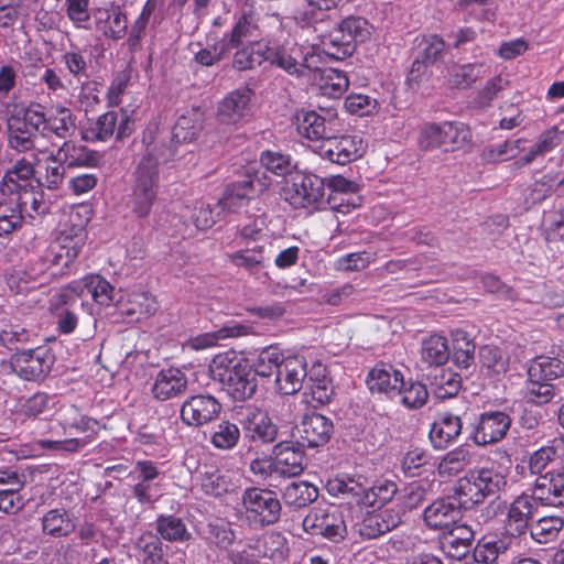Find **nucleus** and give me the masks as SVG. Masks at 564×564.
<instances>
[{"label":"nucleus","instance_id":"bf43d9fd","mask_svg":"<svg viewBox=\"0 0 564 564\" xmlns=\"http://www.w3.org/2000/svg\"><path fill=\"white\" fill-rule=\"evenodd\" d=\"M260 164L268 172L278 176H285L291 174L296 167L292 158L281 151L267 150L260 155Z\"/></svg>","mask_w":564,"mask_h":564},{"label":"nucleus","instance_id":"6ab92c4d","mask_svg":"<svg viewBox=\"0 0 564 564\" xmlns=\"http://www.w3.org/2000/svg\"><path fill=\"white\" fill-rule=\"evenodd\" d=\"M129 475L135 480L133 486V497L140 503H149L154 501L161 491L159 479L161 473L155 463L151 460H138L133 470Z\"/></svg>","mask_w":564,"mask_h":564},{"label":"nucleus","instance_id":"e2e57ef3","mask_svg":"<svg viewBox=\"0 0 564 564\" xmlns=\"http://www.w3.org/2000/svg\"><path fill=\"white\" fill-rule=\"evenodd\" d=\"M485 74L486 68L481 63L455 65L449 73V83L456 88H467Z\"/></svg>","mask_w":564,"mask_h":564},{"label":"nucleus","instance_id":"8fccbe9b","mask_svg":"<svg viewBox=\"0 0 564 564\" xmlns=\"http://www.w3.org/2000/svg\"><path fill=\"white\" fill-rule=\"evenodd\" d=\"M563 527L564 521L561 517L551 516L531 523L528 530L535 542L546 544L557 539Z\"/></svg>","mask_w":564,"mask_h":564},{"label":"nucleus","instance_id":"dca6fc26","mask_svg":"<svg viewBox=\"0 0 564 564\" xmlns=\"http://www.w3.org/2000/svg\"><path fill=\"white\" fill-rule=\"evenodd\" d=\"M285 199L294 208H306L321 202L325 195V182L315 174H304L284 189Z\"/></svg>","mask_w":564,"mask_h":564},{"label":"nucleus","instance_id":"37998d69","mask_svg":"<svg viewBox=\"0 0 564 564\" xmlns=\"http://www.w3.org/2000/svg\"><path fill=\"white\" fill-rule=\"evenodd\" d=\"M158 310L155 299L147 292H133L129 294L127 302L120 296L118 311L122 315L137 316V319L154 314Z\"/></svg>","mask_w":564,"mask_h":564},{"label":"nucleus","instance_id":"e433bc0d","mask_svg":"<svg viewBox=\"0 0 564 564\" xmlns=\"http://www.w3.org/2000/svg\"><path fill=\"white\" fill-rule=\"evenodd\" d=\"M251 330L252 327L247 324L230 321L215 332L203 333L189 338L186 346L193 350H204L218 345L220 340L247 336L251 334Z\"/></svg>","mask_w":564,"mask_h":564},{"label":"nucleus","instance_id":"b1692460","mask_svg":"<svg viewBox=\"0 0 564 564\" xmlns=\"http://www.w3.org/2000/svg\"><path fill=\"white\" fill-rule=\"evenodd\" d=\"M239 422L243 434L252 442L272 443L276 440L278 427L269 415L258 408H247L240 413Z\"/></svg>","mask_w":564,"mask_h":564},{"label":"nucleus","instance_id":"5701e85b","mask_svg":"<svg viewBox=\"0 0 564 564\" xmlns=\"http://www.w3.org/2000/svg\"><path fill=\"white\" fill-rule=\"evenodd\" d=\"M294 429L302 446L318 447L329 441L334 425L325 415L311 412L306 413Z\"/></svg>","mask_w":564,"mask_h":564},{"label":"nucleus","instance_id":"864d4df0","mask_svg":"<svg viewBox=\"0 0 564 564\" xmlns=\"http://www.w3.org/2000/svg\"><path fill=\"white\" fill-rule=\"evenodd\" d=\"M475 344L462 329L452 333V354L454 362L460 368H468L474 361Z\"/></svg>","mask_w":564,"mask_h":564},{"label":"nucleus","instance_id":"4be33fe9","mask_svg":"<svg viewBox=\"0 0 564 564\" xmlns=\"http://www.w3.org/2000/svg\"><path fill=\"white\" fill-rule=\"evenodd\" d=\"M307 376L306 359L300 355L284 357L278 366L275 383L278 390L285 395L294 394L303 387Z\"/></svg>","mask_w":564,"mask_h":564},{"label":"nucleus","instance_id":"f3484780","mask_svg":"<svg viewBox=\"0 0 564 564\" xmlns=\"http://www.w3.org/2000/svg\"><path fill=\"white\" fill-rule=\"evenodd\" d=\"M64 431L75 430L79 433H90L83 438H67V440H41L39 444L46 449H53L57 452L75 453L88 445L93 435L97 433L98 422L86 415H80L78 419L75 417L73 421L65 420L63 423Z\"/></svg>","mask_w":564,"mask_h":564},{"label":"nucleus","instance_id":"49530a36","mask_svg":"<svg viewBox=\"0 0 564 564\" xmlns=\"http://www.w3.org/2000/svg\"><path fill=\"white\" fill-rule=\"evenodd\" d=\"M564 375V362L557 358L539 356L528 369V377L534 380L553 381Z\"/></svg>","mask_w":564,"mask_h":564},{"label":"nucleus","instance_id":"58836bf2","mask_svg":"<svg viewBox=\"0 0 564 564\" xmlns=\"http://www.w3.org/2000/svg\"><path fill=\"white\" fill-rule=\"evenodd\" d=\"M296 124L299 133L308 139L311 145L319 143L333 132L332 121L313 110L300 111L296 115Z\"/></svg>","mask_w":564,"mask_h":564},{"label":"nucleus","instance_id":"aec40b11","mask_svg":"<svg viewBox=\"0 0 564 564\" xmlns=\"http://www.w3.org/2000/svg\"><path fill=\"white\" fill-rule=\"evenodd\" d=\"M52 355L43 348L29 349L17 354L12 360L14 372L24 380H37L50 372Z\"/></svg>","mask_w":564,"mask_h":564},{"label":"nucleus","instance_id":"4468645a","mask_svg":"<svg viewBox=\"0 0 564 564\" xmlns=\"http://www.w3.org/2000/svg\"><path fill=\"white\" fill-rule=\"evenodd\" d=\"M270 185V178L264 172L248 167L243 180L229 185L224 198L219 202L223 209L235 210L245 205L254 195L263 193Z\"/></svg>","mask_w":564,"mask_h":564},{"label":"nucleus","instance_id":"603ef678","mask_svg":"<svg viewBox=\"0 0 564 564\" xmlns=\"http://www.w3.org/2000/svg\"><path fill=\"white\" fill-rule=\"evenodd\" d=\"M469 449L458 446L445 454L438 463V474L442 477H453L463 471L471 463Z\"/></svg>","mask_w":564,"mask_h":564},{"label":"nucleus","instance_id":"7c9ffc66","mask_svg":"<svg viewBox=\"0 0 564 564\" xmlns=\"http://www.w3.org/2000/svg\"><path fill=\"white\" fill-rule=\"evenodd\" d=\"M187 384L186 373L178 368L171 367L156 373L151 391L154 399L167 401L183 394Z\"/></svg>","mask_w":564,"mask_h":564},{"label":"nucleus","instance_id":"412c9836","mask_svg":"<svg viewBox=\"0 0 564 564\" xmlns=\"http://www.w3.org/2000/svg\"><path fill=\"white\" fill-rule=\"evenodd\" d=\"M511 426L510 416L502 411H488L480 414L471 434L477 445H488L502 440Z\"/></svg>","mask_w":564,"mask_h":564},{"label":"nucleus","instance_id":"f03ea898","mask_svg":"<svg viewBox=\"0 0 564 564\" xmlns=\"http://www.w3.org/2000/svg\"><path fill=\"white\" fill-rule=\"evenodd\" d=\"M264 62L295 77L304 76L308 70L297 44L290 41L281 43L274 39H265L263 43H254L235 52L232 67L247 70L261 66Z\"/></svg>","mask_w":564,"mask_h":564},{"label":"nucleus","instance_id":"f8f14e48","mask_svg":"<svg viewBox=\"0 0 564 564\" xmlns=\"http://www.w3.org/2000/svg\"><path fill=\"white\" fill-rule=\"evenodd\" d=\"M132 132V120L127 110L107 111L100 115L96 120L89 121L83 130L82 137L85 141H108L111 137L116 140H123Z\"/></svg>","mask_w":564,"mask_h":564},{"label":"nucleus","instance_id":"1a4fd4ad","mask_svg":"<svg viewBox=\"0 0 564 564\" xmlns=\"http://www.w3.org/2000/svg\"><path fill=\"white\" fill-rule=\"evenodd\" d=\"M470 139L468 128L458 121L429 122L421 127L419 147L424 151L444 148L453 151L462 148Z\"/></svg>","mask_w":564,"mask_h":564},{"label":"nucleus","instance_id":"a19ab883","mask_svg":"<svg viewBox=\"0 0 564 564\" xmlns=\"http://www.w3.org/2000/svg\"><path fill=\"white\" fill-rule=\"evenodd\" d=\"M271 245H256L228 254V259L235 267L246 269L250 274H258L267 267L271 253Z\"/></svg>","mask_w":564,"mask_h":564},{"label":"nucleus","instance_id":"9b49d317","mask_svg":"<svg viewBox=\"0 0 564 564\" xmlns=\"http://www.w3.org/2000/svg\"><path fill=\"white\" fill-rule=\"evenodd\" d=\"M312 152L332 163L345 165L360 159L367 150V143L357 134H334L315 145H310Z\"/></svg>","mask_w":564,"mask_h":564},{"label":"nucleus","instance_id":"052dcab7","mask_svg":"<svg viewBox=\"0 0 564 564\" xmlns=\"http://www.w3.org/2000/svg\"><path fill=\"white\" fill-rule=\"evenodd\" d=\"M31 336V330L17 321L10 319L0 322V345L9 349L17 348L18 345L30 341Z\"/></svg>","mask_w":564,"mask_h":564},{"label":"nucleus","instance_id":"9d476101","mask_svg":"<svg viewBox=\"0 0 564 564\" xmlns=\"http://www.w3.org/2000/svg\"><path fill=\"white\" fill-rule=\"evenodd\" d=\"M302 524L305 532L332 542H340L347 535L344 509L335 505L313 508L305 516Z\"/></svg>","mask_w":564,"mask_h":564},{"label":"nucleus","instance_id":"c9c22d12","mask_svg":"<svg viewBox=\"0 0 564 564\" xmlns=\"http://www.w3.org/2000/svg\"><path fill=\"white\" fill-rule=\"evenodd\" d=\"M310 75L313 86L326 97L338 98L349 86L347 75L332 67L315 68L306 72Z\"/></svg>","mask_w":564,"mask_h":564},{"label":"nucleus","instance_id":"c85d7f7f","mask_svg":"<svg viewBox=\"0 0 564 564\" xmlns=\"http://www.w3.org/2000/svg\"><path fill=\"white\" fill-rule=\"evenodd\" d=\"M520 544V540L507 532L488 539L485 538L477 543L474 557L477 562L494 564L506 557L509 552H518Z\"/></svg>","mask_w":564,"mask_h":564},{"label":"nucleus","instance_id":"ddd939ff","mask_svg":"<svg viewBox=\"0 0 564 564\" xmlns=\"http://www.w3.org/2000/svg\"><path fill=\"white\" fill-rule=\"evenodd\" d=\"M260 35L259 14L250 4L249 7H242L241 13L236 18L231 30L225 33L221 40L229 52L231 50L239 52L254 43H263L265 39L258 40Z\"/></svg>","mask_w":564,"mask_h":564},{"label":"nucleus","instance_id":"f704fd0d","mask_svg":"<svg viewBox=\"0 0 564 564\" xmlns=\"http://www.w3.org/2000/svg\"><path fill=\"white\" fill-rule=\"evenodd\" d=\"M404 377L391 365L380 364L372 368L367 377V386L371 392L383 393L394 399L402 388Z\"/></svg>","mask_w":564,"mask_h":564},{"label":"nucleus","instance_id":"c03bdc74","mask_svg":"<svg viewBox=\"0 0 564 564\" xmlns=\"http://www.w3.org/2000/svg\"><path fill=\"white\" fill-rule=\"evenodd\" d=\"M398 492V486L389 479L377 480L371 487L362 486V494L358 498V505L380 508L392 500Z\"/></svg>","mask_w":564,"mask_h":564},{"label":"nucleus","instance_id":"f257e3e1","mask_svg":"<svg viewBox=\"0 0 564 564\" xmlns=\"http://www.w3.org/2000/svg\"><path fill=\"white\" fill-rule=\"evenodd\" d=\"M143 141L148 142V147L133 171L131 193L127 202L128 207L139 218L151 214L159 193L160 165L167 161V149L153 142L151 130L144 133Z\"/></svg>","mask_w":564,"mask_h":564},{"label":"nucleus","instance_id":"4d7b16f0","mask_svg":"<svg viewBox=\"0 0 564 564\" xmlns=\"http://www.w3.org/2000/svg\"><path fill=\"white\" fill-rule=\"evenodd\" d=\"M326 489L330 496L351 499V501H356L357 503L358 498H360L362 494V485L347 475L329 479L326 484Z\"/></svg>","mask_w":564,"mask_h":564},{"label":"nucleus","instance_id":"bb28decb","mask_svg":"<svg viewBox=\"0 0 564 564\" xmlns=\"http://www.w3.org/2000/svg\"><path fill=\"white\" fill-rule=\"evenodd\" d=\"M251 112V90L239 88L227 94L218 104L217 119L225 124H238Z\"/></svg>","mask_w":564,"mask_h":564},{"label":"nucleus","instance_id":"7ed1b4c3","mask_svg":"<svg viewBox=\"0 0 564 564\" xmlns=\"http://www.w3.org/2000/svg\"><path fill=\"white\" fill-rule=\"evenodd\" d=\"M87 232L79 215L70 214L59 225L56 238L43 252L44 261L52 267L53 275H62L75 261L86 243Z\"/></svg>","mask_w":564,"mask_h":564},{"label":"nucleus","instance_id":"2eb2a0df","mask_svg":"<svg viewBox=\"0 0 564 564\" xmlns=\"http://www.w3.org/2000/svg\"><path fill=\"white\" fill-rule=\"evenodd\" d=\"M220 411L221 404L215 397L195 394L182 403L180 416L187 426L199 427L215 420Z\"/></svg>","mask_w":564,"mask_h":564},{"label":"nucleus","instance_id":"de8ad7c7","mask_svg":"<svg viewBox=\"0 0 564 564\" xmlns=\"http://www.w3.org/2000/svg\"><path fill=\"white\" fill-rule=\"evenodd\" d=\"M318 497L317 488L304 480L293 481L283 490V499L286 505L303 508L315 501Z\"/></svg>","mask_w":564,"mask_h":564},{"label":"nucleus","instance_id":"13d9d810","mask_svg":"<svg viewBox=\"0 0 564 564\" xmlns=\"http://www.w3.org/2000/svg\"><path fill=\"white\" fill-rule=\"evenodd\" d=\"M397 397L400 398V402L408 409H420L429 399V391L425 384L409 379L403 380L402 388L398 390Z\"/></svg>","mask_w":564,"mask_h":564},{"label":"nucleus","instance_id":"338daca9","mask_svg":"<svg viewBox=\"0 0 564 564\" xmlns=\"http://www.w3.org/2000/svg\"><path fill=\"white\" fill-rule=\"evenodd\" d=\"M239 438V427L229 421H221L214 427L210 443L219 449H231L237 445Z\"/></svg>","mask_w":564,"mask_h":564},{"label":"nucleus","instance_id":"ea45409f","mask_svg":"<svg viewBox=\"0 0 564 564\" xmlns=\"http://www.w3.org/2000/svg\"><path fill=\"white\" fill-rule=\"evenodd\" d=\"M57 150L59 159L66 162L68 167H98L102 161L99 151L77 145L72 141H64Z\"/></svg>","mask_w":564,"mask_h":564},{"label":"nucleus","instance_id":"cd10ccee","mask_svg":"<svg viewBox=\"0 0 564 564\" xmlns=\"http://www.w3.org/2000/svg\"><path fill=\"white\" fill-rule=\"evenodd\" d=\"M53 267L44 261L41 254L39 259L31 262L26 269L14 270L7 279L8 286L15 293H25L40 286L46 275L52 274Z\"/></svg>","mask_w":564,"mask_h":564},{"label":"nucleus","instance_id":"a211bd4d","mask_svg":"<svg viewBox=\"0 0 564 564\" xmlns=\"http://www.w3.org/2000/svg\"><path fill=\"white\" fill-rule=\"evenodd\" d=\"M538 502L533 495L523 492L517 496L507 508L506 532L520 540V536L527 533L531 524L530 521L538 510Z\"/></svg>","mask_w":564,"mask_h":564},{"label":"nucleus","instance_id":"473e14b6","mask_svg":"<svg viewBox=\"0 0 564 564\" xmlns=\"http://www.w3.org/2000/svg\"><path fill=\"white\" fill-rule=\"evenodd\" d=\"M43 122L41 131L43 137L54 134L55 137L67 141L76 132V117L69 108L56 106L48 112L43 108Z\"/></svg>","mask_w":564,"mask_h":564},{"label":"nucleus","instance_id":"72a5a7b5","mask_svg":"<svg viewBox=\"0 0 564 564\" xmlns=\"http://www.w3.org/2000/svg\"><path fill=\"white\" fill-rule=\"evenodd\" d=\"M460 517L458 503L451 499H437L424 509V523L432 530H448Z\"/></svg>","mask_w":564,"mask_h":564},{"label":"nucleus","instance_id":"6e6552de","mask_svg":"<svg viewBox=\"0 0 564 564\" xmlns=\"http://www.w3.org/2000/svg\"><path fill=\"white\" fill-rule=\"evenodd\" d=\"M506 484V477L500 471L482 467L470 470L458 480L456 495L462 505H477L487 497L497 495Z\"/></svg>","mask_w":564,"mask_h":564},{"label":"nucleus","instance_id":"5fc2aeb1","mask_svg":"<svg viewBox=\"0 0 564 564\" xmlns=\"http://www.w3.org/2000/svg\"><path fill=\"white\" fill-rule=\"evenodd\" d=\"M156 531L162 539L170 542H184L191 538L182 519L172 514L160 516L156 519Z\"/></svg>","mask_w":564,"mask_h":564},{"label":"nucleus","instance_id":"2f4dec72","mask_svg":"<svg viewBox=\"0 0 564 564\" xmlns=\"http://www.w3.org/2000/svg\"><path fill=\"white\" fill-rule=\"evenodd\" d=\"M24 487V480L14 470H0V513L13 514L21 510L24 500L20 491Z\"/></svg>","mask_w":564,"mask_h":564},{"label":"nucleus","instance_id":"393cba45","mask_svg":"<svg viewBox=\"0 0 564 564\" xmlns=\"http://www.w3.org/2000/svg\"><path fill=\"white\" fill-rule=\"evenodd\" d=\"M300 442L282 441L273 448V473L295 477L304 470V452Z\"/></svg>","mask_w":564,"mask_h":564},{"label":"nucleus","instance_id":"423d86ee","mask_svg":"<svg viewBox=\"0 0 564 564\" xmlns=\"http://www.w3.org/2000/svg\"><path fill=\"white\" fill-rule=\"evenodd\" d=\"M88 295L94 304L100 307L113 305L118 307V301H120L121 296L109 281L96 273H89L78 280H74L59 291V297L64 304L80 300L82 306H88L89 313L93 314V306L85 301Z\"/></svg>","mask_w":564,"mask_h":564},{"label":"nucleus","instance_id":"3c124183","mask_svg":"<svg viewBox=\"0 0 564 564\" xmlns=\"http://www.w3.org/2000/svg\"><path fill=\"white\" fill-rule=\"evenodd\" d=\"M42 528L44 533L62 538L72 533L75 529V524L67 511L53 509L46 512L43 517Z\"/></svg>","mask_w":564,"mask_h":564},{"label":"nucleus","instance_id":"20e7f679","mask_svg":"<svg viewBox=\"0 0 564 564\" xmlns=\"http://www.w3.org/2000/svg\"><path fill=\"white\" fill-rule=\"evenodd\" d=\"M210 371L213 378L218 380L235 400L250 399L257 390L252 366L232 351L217 355L213 359Z\"/></svg>","mask_w":564,"mask_h":564},{"label":"nucleus","instance_id":"39448f33","mask_svg":"<svg viewBox=\"0 0 564 564\" xmlns=\"http://www.w3.org/2000/svg\"><path fill=\"white\" fill-rule=\"evenodd\" d=\"M42 120L43 106L36 104L29 106L22 118L13 117L8 122L9 147L18 152H29L34 162H40V155L48 152L41 131Z\"/></svg>","mask_w":564,"mask_h":564},{"label":"nucleus","instance_id":"0e129e2a","mask_svg":"<svg viewBox=\"0 0 564 564\" xmlns=\"http://www.w3.org/2000/svg\"><path fill=\"white\" fill-rule=\"evenodd\" d=\"M432 456L423 448L414 447L409 449L400 460V467L406 477L420 476L425 466L430 464Z\"/></svg>","mask_w":564,"mask_h":564},{"label":"nucleus","instance_id":"680f3d73","mask_svg":"<svg viewBox=\"0 0 564 564\" xmlns=\"http://www.w3.org/2000/svg\"><path fill=\"white\" fill-rule=\"evenodd\" d=\"M322 50L334 59H344L354 53L355 45L348 43L340 30L336 28L322 40Z\"/></svg>","mask_w":564,"mask_h":564},{"label":"nucleus","instance_id":"6e6d98bb","mask_svg":"<svg viewBox=\"0 0 564 564\" xmlns=\"http://www.w3.org/2000/svg\"><path fill=\"white\" fill-rule=\"evenodd\" d=\"M481 369L488 376H499L508 369V357L496 346L486 345L479 350Z\"/></svg>","mask_w":564,"mask_h":564},{"label":"nucleus","instance_id":"a18cd8bd","mask_svg":"<svg viewBox=\"0 0 564 564\" xmlns=\"http://www.w3.org/2000/svg\"><path fill=\"white\" fill-rule=\"evenodd\" d=\"M447 339L441 335H431L423 339L421 345V359L429 366H442L449 358Z\"/></svg>","mask_w":564,"mask_h":564},{"label":"nucleus","instance_id":"4c0bfd02","mask_svg":"<svg viewBox=\"0 0 564 564\" xmlns=\"http://www.w3.org/2000/svg\"><path fill=\"white\" fill-rule=\"evenodd\" d=\"M462 427V421L458 415L449 412L441 413L430 431V440L433 447L442 449L448 446L460 435Z\"/></svg>","mask_w":564,"mask_h":564},{"label":"nucleus","instance_id":"0eeeda50","mask_svg":"<svg viewBox=\"0 0 564 564\" xmlns=\"http://www.w3.org/2000/svg\"><path fill=\"white\" fill-rule=\"evenodd\" d=\"M240 513L253 527H267L279 521L281 502L274 491L250 487L241 494Z\"/></svg>","mask_w":564,"mask_h":564},{"label":"nucleus","instance_id":"79ce46f5","mask_svg":"<svg viewBox=\"0 0 564 564\" xmlns=\"http://www.w3.org/2000/svg\"><path fill=\"white\" fill-rule=\"evenodd\" d=\"M203 129V112L198 108L184 110L172 129V140L176 143H191Z\"/></svg>","mask_w":564,"mask_h":564},{"label":"nucleus","instance_id":"a878e982","mask_svg":"<svg viewBox=\"0 0 564 564\" xmlns=\"http://www.w3.org/2000/svg\"><path fill=\"white\" fill-rule=\"evenodd\" d=\"M401 523L399 511L388 508L379 512H366L362 518L355 522L352 529L364 539H376Z\"/></svg>","mask_w":564,"mask_h":564},{"label":"nucleus","instance_id":"774afa93","mask_svg":"<svg viewBox=\"0 0 564 564\" xmlns=\"http://www.w3.org/2000/svg\"><path fill=\"white\" fill-rule=\"evenodd\" d=\"M347 42L356 46L357 42H365L370 36V25L361 17H347L337 26Z\"/></svg>","mask_w":564,"mask_h":564},{"label":"nucleus","instance_id":"69168bd1","mask_svg":"<svg viewBox=\"0 0 564 564\" xmlns=\"http://www.w3.org/2000/svg\"><path fill=\"white\" fill-rule=\"evenodd\" d=\"M62 62L68 73L78 80L88 76L89 59L86 50L70 45V48L63 53Z\"/></svg>","mask_w":564,"mask_h":564},{"label":"nucleus","instance_id":"c756f323","mask_svg":"<svg viewBox=\"0 0 564 564\" xmlns=\"http://www.w3.org/2000/svg\"><path fill=\"white\" fill-rule=\"evenodd\" d=\"M532 495L545 506H564V468L540 475L533 486Z\"/></svg>","mask_w":564,"mask_h":564},{"label":"nucleus","instance_id":"09e8293b","mask_svg":"<svg viewBox=\"0 0 564 564\" xmlns=\"http://www.w3.org/2000/svg\"><path fill=\"white\" fill-rule=\"evenodd\" d=\"M22 208L14 197L0 200V237L11 235L23 225Z\"/></svg>","mask_w":564,"mask_h":564}]
</instances>
